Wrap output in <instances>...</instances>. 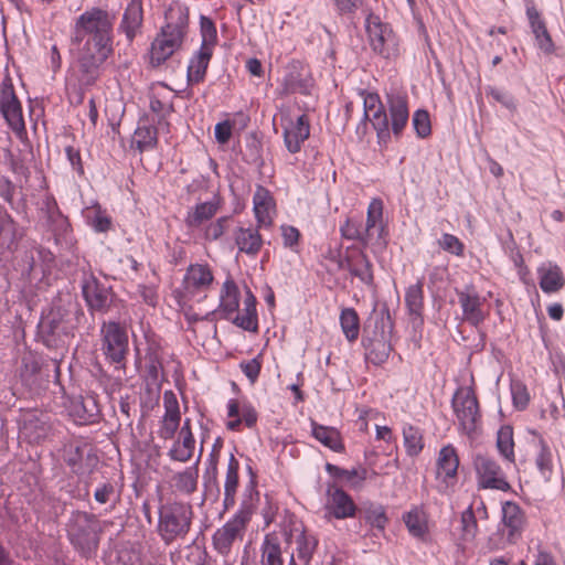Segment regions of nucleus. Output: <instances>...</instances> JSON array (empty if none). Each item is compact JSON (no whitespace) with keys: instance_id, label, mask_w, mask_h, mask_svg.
<instances>
[{"instance_id":"nucleus-1","label":"nucleus","mask_w":565,"mask_h":565,"mask_svg":"<svg viewBox=\"0 0 565 565\" xmlns=\"http://www.w3.org/2000/svg\"><path fill=\"white\" fill-rule=\"evenodd\" d=\"M114 21L115 17L107 10L99 7L86 9L72 26V44L77 49L113 53Z\"/></svg>"},{"instance_id":"nucleus-2","label":"nucleus","mask_w":565,"mask_h":565,"mask_svg":"<svg viewBox=\"0 0 565 565\" xmlns=\"http://www.w3.org/2000/svg\"><path fill=\"white\" fill-rule=\"evenodd\" d=\"M164 18L166 23L149 50V63L152 67L161 66L181 49L189 29V9L179 2L169 7Z\"/></svg>"},{"instance_id":"nucleus-3","label":"nucleus","mask_w":565,"mask_h":565,"mask_svg":"<svg viewBox=\"0 0 565 565\" xmlns=\"http://www.w3.org/2000/svg\"><path fill=\"white\" fill-rule=\"evenodd\" d=\"M241 291L233 278L228 277L222 284L218 297V306L215 310L207 312L204 319L218 315L221 319L231 320L235 326L245 331L256 332L258 329V317L256 310V297L249 288H246L243 300V310L238 313Z\"/></svg>"},{"instance_id":"nucleus-4","label":"nucleus","mask_w":565,"mask_h":565,"mask_svg":"<svg viewBox=\"0 0 565 565\" xmlns=\"http://www.w3.org/2000/svg\"><path fill=\"white\" fill-rule=\"evenodd\" d=\"M84 313L75 305L54 302L50 310L42 316L39 329L43 343L47 348H58L73 335Z\"/></svg>"},{"instance_id":"nucleus-5","label":"nucleus","mask_w":565,"mask_h":565,"mask_svg":"<svg viewBox=\"0 0 565 565\" xmlns=\"http://www.w3.org/2000/svg\"><path fill=\"white\" fill-rule=\"evenodd\" d=\"M364 329L362 347L364 349V359L367 363L375 366L384 364L393 350L391 339L394 329L390 309L384 305L370 323Z\"/></svg>"},{"instance_id":"nucleus-6","label":"nucleus","mask_w":565,"mask_h":565,"mask_svg":"<svg viewBox=\"0 0 565 565\" xmlns=\"http://www.w3.org/2000/svg\"><path fill=\"white\" fill-rule=\"evenodd\" d=\"M388 116L384 106L374 109L370 114V121L376 131L379 145H387L392 135L399 138L408 122L409 110L407 96L401 93H390L386 95Z\"/></svg>"},{"instance_id":"nucleus-7","label":"nucleus","mask_w":565,"mask_h":565,"mask_svg":"<svg viewBox=\"0 0 565 565\" xmlns=\"http://www.w3.org/2000/svg\"><path fill=\"white\" fill-rule=\"evenodd\" d=\"M158 514L157 531L167 545L189 534L194 515L190 503L168 501L159 507Z\"/></svg>"},{"instance_id":"nucleus-8","label":"nucleus","mask_w":565,"mask_h":565,"mask_svg":"<svg viewBox=\"0 0 565 565\" xmlns=\"http://www.w3.org/2000/svg\"><path fill=\"white\" fill-rule=\"evenodd\" d=\"M253 513V504L243 501L237 511L213 533L212 546L224 558L225 565H232L227 558L232 554L235 543L243 541Z\"/></svg>"},{"instance_id":"nucleus-9","label":"nucleus","mask_w":565,"mask_h":565,"mask_svg":"<svg viewBox=\"0 0 565 565\" xmlns=\"http://www.w3.org/2000/svg\"><path fill=\"white\" fill-rule=\"evenodd\" d=\"M365 31L370 47L376 56L387 62H394L399 57L401 39L390 23L383 22L379 15L370 13L365 18Z\"/></svg>"},{"instance_id":"nucleus-10","label":"nucleus","mask_w":565,"mask_h":565,"mask_svg":"<svg viewBox=\"0 0 565 565\" xmlns=\"http://www.w3.org/2000/svg\"><path fill=\"white\" fill-rule=\"evenodd\" d=\"M103 529L95 514L74 511L67 522V536L71 543L83 555L96 552Z\"/></svg>"},{"instance_id":"nucleus-11","label":"nucleus","mask_w":565,"mask_h":565,"mask_svg":"<svg viewBox=\"0 0 565 565\" xmlns=\"http://www.w3.org/2000/svg\"><path fill=\"white\" fill-rule=\"evenodd\" d=\"M451 406L460 430L467 435H472L481 418L473 388L471 386L458 387L451 398Z\"/></svg>"},{"instance_id":"nucleus-12","label":"nucleus","mask_w":565,"mask_h":565,"mask_svg":"<svg viewBox=\"0 0 565 565\" xmlns=\"http://www.w3.org/2000/svg\"><path fill=\"white\" fill-rule=\"evenodd\" d=\"M329 254L331 259L337 260L339 269H347L365 287L373 291L376 289L373 264L363 248L349 247L348 255L343 259L339 255H334L332 250Z\"/></svg>"},{"instance_id":"nucleus-13","label":"nucleus","mask_w":565,"mask_h":565,"mask_svg":"<svg viewBox=\"0 0 565 565\" xmlns=\"http://www.w3.org/2000/svg\"><path fill=\"white\" fill-rule=\"evenodd\" d=\"M102 351L106 360L114 364H121L128 352V335L118 322H104L100 327Z\"/></svg>"},{"instance_id":"nucleus-14","label":"nucleus","mask_w":565,"mask_h":565,"mask_svg":"<svg viewBox=\"0 0 565 565\" xmlns=\"http://www.w3.org/2000/svg\"><path fill=\"white\" fill-rule=\"evenodd\" d=\"M459 457L456 448L448 444L438 452L436 460V489L441 494H447L457 482Z\"/></svg>"},{"instance_id":"nucleus-15","label":"nucleus","mask_w":565,"mask_h":565,"mask_svg":"<svg viewBox=\"0 0 565 565\" xmlns=\"http://www.w3.org/2000/svg\"><path fill=\"white\" fill-rule=\"evenodd\" d=\"M63 459L72 472L79 477L92 475L99 461L93 448L86 443L65 445Z\"/></svg>"},{"instance_id":"nucleus-16","label":"nucleus","mask_w":565,"mask_h":565,"mask_svg":"<svg viewBox=\"0 0 565 565\" xmlns=\"http://www.w3.org/2000/svg\"><path fill=\"white\" fill-rule=\"evenodd\" d=\"M473 466L480 488L504 492L511 489L501 467L492 457L478 454L475 456Z\"/></svg>"},{"instance_id":"nucleus-17","label":"nucleus","mask_w":565,"mask_h":565,"mask_svg":"<svg viewBox=\"0 0 565 565\" xmlns=\"http://www.w3.org/2000/svg\"><path fill=\"white\" fill-rule=\"evenodd\" d=\"M113 53L77 49V79L81 86H92L99 78L103 64Z\"/></svg>"},{"instance_id":"nucleus-18","label":"nucleus","mask_w":565,"mask_h":565,"mask_svg":"<svg viewBox=\"0 0 565 565\" xmlns=\"http://www.w3.org/2000/svg\"><path fill=\"white\" fill-rule=\"evenodd\" d=\"M326 495L323 509L327 519L345 520L355 516L358 507L342 488L328 484Z\"/></svg>"},{"instance_id":"nucleus-19","label":"nucleus","mask_w":565,"mask_h":565,"mask_svg":"<svg viewBox=\"0 0 565 565\" xmlns=\"http://www.w3.org/2000/svg\"><path fill=\"white\" fill-rule=\"evenodd\" d=\"M214 276L207 264H191L184 274L182 280V294L186 299H193L199 295H204L211 288Z\"/></svg>"},{"instance_id":"nucleus-20","label":"nucleus","mask_w":565,"mask_h":565,"mask_svg":"<svg viewBox=\"0 0 565 565\" xmlns=\"http://www.w3.org/2000/svg\"><path fill=\"white\" fill-rule=\"evenodd\" d=\"M282 531L287 544L295 539L297 557L303 565H308L318 546L317 537L308 533L303 524L297 520H290Z\"/></svg>"},{"instance_id":"nucleus-21","label":"nucleus","mask_w":565,"mask_h":565,"mask_svg":"<svg viewBox=\"0 0 565 565\" xmlns=\"http://www.w3.org/2000/svg\"><path fill=\"white\" fill-rule=\"evenodd\" d=\"M51 367L58 375L60 367L56 360L43 364L36 356L29 354L22 359L20 379L30 391H36L44 382L49 381Z\"/></svg>"},{"instance_id":"nucleus-22","label":"nucleus","mask_w":565,"mask_h":565,"mask_svg":"<svg viewBox=\"0 0 565 565\" xmlns=\"http://www.w3.org/2000/svg\"><path fill=\"white\" fill-rule=\"evenodd\" d=\"M456 295L461 307L462 320L473 327L481 324L487 316L483 311L486 298L481 297L471 284L461 289H456Z\"/></svg>"},{"instance_id":"nucleus-23","label":"nucleus","mask_w":565,"mask_h":565,"mask_svg":"<svg viewBox=\"0 0 565 565\" xmlns=\"http://www.w3.org/2000/svg\"><path fill=\"white\" fill-rule=\"evenodd\" d=\"M312 88L313 79L310 73L299 62H291L288 64L280 83V95H309L311 94Z\"/></svg>"},{"instance_id":"nucleus-24","label":"nucleus","mask_w":565,"mask_h":565,"mask_svg":"<svg viewBox=\"0 0 565 565\" xmlns=\"http://www.w3.org/2000/svg\"><path fill=\"white\" fill-rule=\"evenodd\" d=\"M0 113L9 127L20 134L24 131L25 124L21 104L14 93L12 84H3L0 92Z\"/></svg>"},{"instance_id":"nucleus-25","label":"nucleus","mask_w":565,"mask_h":565,"mask_svg":"<svg viewBox=\"0 0 565 565\" xmlns=\"http://www.w3.org/2000/svg\"><path fill=\"white\" fill-rule=\"evenodd\" d=\"M164 414L160 420L158 436L163 440H170L174 437L180 427L181 413L178 398L172 391H166L163 394Z\"/></svg>"},{"instance_id":"nucleus-26","label":"nucleus","mask_w":565,"mask_h":565,"mask_svg":"<svg viewBox=\"0 0 565 565\" xmlns=\"http://www.w3.org/2000/svg\"><path fill=\"white\" fill-rule=\"evenodd\" d=\"M83 297L92 311L106 312L111 303L110 288L99 282L95 277L84 279Z\"/></svg>"},{"instance_id":"nucleus-27","label":"nucleus","mask_w":565,"mask_h":565,"mask_svg":"<svg viewBox=\"0 0 565 565\" xmlns=\"http://www.w3.org/2000/svg\"><path fill=\"white\" fill-rule=\"evenodd\" d=\"M20 434L29 441L40 444L52 434L50 416L44 413H29L24 416Z\"/></svg>"},{"instance_id":"nucleus-28","label":"nucleus","mask_w":565,"mask_h":565,"mask_svg":"<svg viewBox=\"0 0 565 565\" xmlns=\"http://www.w3.org/2000/svg\"><path fill=\"white\" fill-rule=\"evenodd\" d=\"M227 417L232 418L226 423V428L232 431H237L242 423L248 428H253L258 419V414L255 407L247 401L239 402L238 399L231 398L226 404Z\"/></svg>"},{"instance_id":"nucleus-29","label":"nucleus","mask_w":565,"mask_h":565,"mask_svg":"<svg viewBox=\"0 0 565 565\" xmlns=\"http://www.w3.org/2000/svg\"><path fill=\"white\" fill-rule=\"evenodd\" d=\"M142 23V0H130L122 13L118 31L124 33L127 41L131 43L137 34L141 32Z\"/></svg>"},{"instance_id":"nucleus-30","label":"nucleus","mask_w":565,"mask_h":565,"mask_svg":"<svg viewBox=\"0 0 565 565\" xmlns=\"http://www.w3.org/2000/svg\"><path fill=\"white\" fill-rule=\"evenodd\" d=\"M310 135V125L306 115H300L295 121L290 120L284 127L282 136L287 150L290 153H297L301 149V145Z\"/></svg>"},{"instance_id":"nucleus-31","label":"nucleus","mask_w":565,"mask_h":565,"mask_svg":"<svg viewBox=\"0 0 565 565\" xmlns=\"http://www.w3.org/2000/svg\"><path fill=\"white\" fill-rule=\"evenodd\" d=\"M146 374L145 381L148 390L160 388L163 377V365L161 349L157 343H150L146 350Z\"/></svg>"},{"instance_id":"nucleus-32","label":"nucleus","mask_w":565,"mask_h":565,"mask_svg":"<svg viewBox=\"0 0 565 565\" xmlns=\"http://www.w3.org/2000/svg\"><path fill=\"white\" fill-rule=\"evenodd\" d=\"M536 271L540 288L544 294H555L564 287L565 277L563 270L556 263H542Z\"/></svg>"},{"instance_id":"nucleus-33","label":"nucleus","mask_w":565,"mask_h":565,"mask_svg":"<svg viewBox=\"0 0 565 565\" xmlns=\"http://www.w3.org/2000/svg\"><path fill=\"white\" fill-rule=\"evenodd\" d=\"M70 415L78 425H90L98 422L100 411L93 396H85L72 402L70 406Z\"/></svg>"},{"instance_id":"nucleus-34","label":"nucleus","mask_w":565,"mask_h":565,"mask_svg":"<svg viewBox=\"0 0 565 565\" xmlns=\"http://www.w3.org/2000/svg\"><path fill=\"white\" fill-rule=\"evenodd\" d=\"M526 17L534 34L536 46L545 54L554 53V42L537 9L535 7L529 8Z\"/></svg>"},{"instance_id":"nucleus-35","label":"nucleus","mask_w":565,"mask_h":565,"mask_svg":"<svg viewBox=\"0 0 565 565\" xmlns=\"http://www.w3.org/2000/svg\"><path fill=\"white\" fill-rule=\"evenodd\" d=\"M234 241L238 253L256 257L263 247V237L257 228L237 227L234 231Z\"/></svg>"},{"instance_id":"nucleus-36","label":"nucleus","mask_w":565,"mask_h":565,"mask_svg":"<svg viewBox=\"0 0 565 565\" xmlns=\"http://www.w3.org/2000/svg\"><path fill=\"white\" fill-rule=\"evenodd\" d=\"M404 301L412 324H423L424 289L422 281H417L406 288Z\"/></svg>"},{"instance_id":"nucleus-37","label":"nucleus","mask_w":565,"mask_h":565,"mask_svg":"<svg viewBox=\"0 0 565 565\" xmlns=\"http://www.w3.org/2000/svg\"><path fill=\"white\" fill-rule=\"evenodd\" d=\"M253 204L258 226H270L273 222L271 212L274 210V201L269 191L266 188L258 185L253 196Z\"/></svg>"},{"instance_id":"nucleus-38","label":"nucleus","mask_w":565,"mask_h":565,"mask_svg":"<svg viewBox=\"0 0 565 565\" xmlns=\"http://www.w3.org/2000/svg\"><path fill=\"white\" fill-rule=\"evenodd\" d=\"M213 55V50L200 47L190 58L186 78L190 84H198L205 77L206 70Z\"/></svg>"},{"instance_id":"nucleus-39","label":"nucleus","mask_w":565,"mask_h":565,"mask_svg":"<svg viewBox=\"0 0 565 565\" xmlns=\"http://www.w3.org/2000/svg\"><path fill=\"white\" fill-rule=\"evenodd\" d=\"M340 234L345 239L359 242L362 248L367 247L374 238L362 218L358 217L347 218L340 226Z\"/></svg>"},{"instance_id":"nucleus-40","label":"nucleus","mask_w":565,"mask_h":565,"mask_svg":"<svg viewBox=\"0 0 565 565\" xmlns=\"http://www.w3.org/2000/svg\"><path fill=\"white\" fill-rule=\"evenodd\" d=\"M260 565H284L279 536L276 532L265 534L260 545Z\"/></svg>"},{"instance_id":"nucleus-41","label":"nucleus","mask_w":565,"mask_h":565,"mask_svg":"<svg viewBox=\"0 0 565 565\" xmlns=\"http://www.w3.org/2000/svg\"><path fill=\"white\" fill-rule=\"evenodd\" d=\"M47 228L53 236L55 245L61 249L71 250L74 247L75 238L73 230L65 215L47 224Z\"/></svg>"},{"instance_id":"nucleus-42","label":"nucleus","mask_w":565,"mask_h":565,"mask_svg":"<svg viewBox=\"0 0 565 565\" xmlns=\"http://www.w3.org/2000/svg\"><path fill=\"white\" fill-rule=\"evenodd\" d=\"M201 451L198 456L196 461L193 466L185 468L184 470L177 472L173 476V487L182 494L191 495L196 491L198 479H199V461L201 458Z\"/></svg>"},{"instance_id":"nucleus-43","label":"nucleus","mask_w":565,"mask_h":565,"mask_svg":"<svg viewBox=\"0 0 565 565\" xmlns=\"http://www.w3.org/2000/svg\"><path fill=\"white\" fill-rule=\"evenodd\" d=\"M311 434L319 443L331 450L335 452H342L344 450L341 435L337 428L319 425L312 422Z\"/></svg>"},{"instance_id":"nucleus-44","label":"nucleus","mask_w":565,"mask_h":565,"mask_svg":"<svg viewBox=\"0 0 565 565\" xmlns=\"http://www.w3.org/2000/svg\"><path fill=\"white\" fill-rule=\"evenodd\" d=\"M403 521L414 537L423 539L428 532L427 516L423 507H413L404 513Z\"/></svg>"},{"instance_id":"nucleus-45","label":"nucleus","mask_w":565,"mask_h":565,"mask_svg":"<svg viewBox=\"0 0 565 565\" xmlns=\"http://www.w3.org/2000/svg\"><path fill=\"white\" fill-rule=\"evenodd\" d=\"M20 233L17 223L10 214H0V252L12 250L17 245Z\"/></svg>"},{"instance_id":"nucleus-46","label":"nucleus","mask_w":565,"mask_h":565,"mask_svg":"<svg viewBox=\"0 0 565 565\" xmlns=\"http://www.w3.org/2000/svg\"><path fill=\"white\" fill-rule=\"evenodd\" d=\"M502 520L509 529L510 539L519 534L524 523V515L520 505L512 501L504 502L502 505Z\"/></svg>"},{"instance_id":"nucleus-47","label":"nucleus","mask_w":565,"mask_h":565,"mask_svg":"<svg viewBox=\"0 0 565 565\" xmlns=\"http://www.w3.org/2000/svg\"><path fill=\"white\" fill-rule=\"evenodd\" d=\"M363 519L370 527L384 533L388 523L385 508L380 503L366 502L362 510Z\"/></svg>"},{"instance_id":"nucleus-48","label":"nucleus","mask_w":565,"mask_h":565,"mask_svg":"<svg viewBox=\"0 0 565 565\" xmlns=\"http://www.w3.org/2000/svg\"><path fill=\"white\" fill-rule=\"evenodd\" d=\"M218 210V203L216 201H206L196 204L191 209L185 216V224L189 227H199L204 222L212 218Z\"/></svg>"},{"instance_id":"nucleus-49","label":"nucleus","mask_w":565,"mask_h":565,"mask_svg":"<svg viewBox=\"0 0 565 565\" xmlns=\"http://www.w3.org/2000/svg\"><path fill=\"white\" fill-rule=\"evenodd\" d=\"M365 227L370 231V233L380 238L384 232V223H383V201L379 198H374L371 200L367 212H366V221Z\"/></svg>"},{"instance_id":"nucleus-50","label":"nucleus","mask_w":565,"mask_h":565,"mask_svg":"<svg viewBox=\"0 0 565 565\" xmlns=\"http://www.w3.org/2000/svg\"><path fill=\"white\" fill-rule=\"evenodd\" d=\"M403 445L408 456H418L424 448L422 429L409 424L405 425L403 427Z\"/></svg>"},{"instance_id":"nucleus-51","label":"nucleus","mask_w":565,"mask_h":565,"mask_svg":"<svg viewBox=\"0 0 565 565\" xmlns=\"http://www.w3.org/2000/svg\"><path fill=\"white\" fill-rule=\"evenodd\" d=\"M326 471L337 479L347 480L354 489L360 488L366 479L365 469H343L332 463L326 465Z\"/></svg>"},{"instance_id":"nucleus-52","label":"nucleus","mask_w":565,"mask_h":565,"mask_svg":"<svg viewBox=\"0 0 565 565\" xmlns=\"http://www.w3.org/2000/svg\"><path fill=\"white\" fill-rule=\"evenodd\" d=\"M497 448L500 455L510 463L515 462L513 428L503 425L497 433Z\"/></svg>"},{"instance_id":"nucleus-53","label":"nucleus","mask_w":565,"mask_h":565,"mask_svg":"<svg viewBox=\"0 0 565 565\" xmlns=\"http://www.w3.org/2000/svg\"><path fill=\"white\" fill-rule=\"evenodd\" d=\"M158 142L157 128L151 125L139 124L135 130L134 143L136 148L142 152L153 149Z\"/></svg>"},{"instance_id":"nucleus-54","label":"nucleus","mask_w":565,"mask_h":565,"mask_svg":"<svg viewBox=\"0 0 565 565\" xmlns=\"http://www.w3.org/2000/svg\"><path fill=\"white\" fill-rule=\"evenodd\" d=\"M194 449L195 439L178 437V439L173 441L171 448L169 449L168 457L172 461L188 462L193 457Z\"/></svg>"},{"instance_id":"nucleus-55","label":"nucleus","mask_w":565,"mask_h":565,"mask_svg":"<svg viewBox=\"0 0 565 565\" xmlns=\"http://www.w3.org/2000/svg\"><path fill=\"white\" fill-rule=\"evenodd\" d=\"M340 326L345 339L353 342L360 333V320L353 308H344L340 313Z\"/></svg>"},{"instance_id":"nucleus-56","label":"nucleus","mask_w":565,"mask_h":565,"mask_svg":"<svg viewBox=\"0 0 565 565\" xmlns=\"http://www.w3.org/2000/svg\"><path fill=\"white\" fill-rule=\"evenodd\" d=\"M120 493L116 490V487L111 482L100 483L94 492V499L99 504L110 503L114 509L117 501L119 500Z\"/></svg>"},{"instance_id":"nucleus-57","label":"nucleus","mask_w":565,"mask_h":565,"mask_svg":"<svg viewBox=\"0 0 565 565\" xmlns=\"http://www.w3.org/2000/svg\"><path fill=\"white\" fill-rule=\"evenodd\" d=\"M412 125L418 138L424 139L431 134L430 117L425 109H417L413 114Z\"/></svg>"},{"instance_id":"nucleus-58","label":"nucleus","mask_w":565,"mask_h":565,"mask_svg":"<svg viewBox=\"0 0 565 565\" xmlns=\"http://www.w3.org/2000/svg\"><path fill=\"white\" fill-rule=\"evenodd\" d=\"M460 523L462 531L461 539L463 541L473 540L478 531V523L471 507L461 513Z\"/></svg>"},{"instance_id":"nucleus-59","label":"nucleus","mask_w":565,"mask_h":565,"mask_svg":"<svg viewBox=\"0 0 565 565\" xmlns=\"http://www.w3.org/2000/svg\"><path fill=\"white\" fill-rule=\"evenodd\" d=\"M533 435L539 437L540 451L536 456V466L542 475L550 473L552 471V454L544 438L532 431Z\"/></svg>"},{"instance_id":"nucleus-60","label":"nucleus","mask_w":565,"mask_h":565,"mask_svg":"<svg viewBox=\"0 0 565 565\" xmlns=\"http://www.w3.org/2000/svg\"><path fill=\"white\" fill-rule=\"evenodd\" d=\"M40 211L45 217L46 225L54 222L64 214L61 212L55 198L46 193L41 200Z\"/></svg>"},{"instance_id":"nucleus-61","label":"nucleus","mask_w":565,"mask_h":565,"mask_svg":"<svg viewBox=\"0 0 565 565\" xmlns=\"http://www.w3.org/2000/svg\"><path fill=\"white\" fill-rule=\"evenodd\" d=\"M201 36L202 42L200 47H206L210 50H214L216 40H217V32L216 28L213 23V21L206 17H201Z\"/></svg>"},{"instance_id":"nucleus-62","label":"nucleus","mask_w":565,"mask_h":565,"mask_svg":"<svg viewBox=\"0 0 565 565\" xmlns=\"http://www.w3.org/2000/svg\"><path fill=\"white\" fill-rule=\"evenodd\" d=\"M238 469L239 462L238 460L231 455L227 463V470L224 481V491L236 493L238 487Z\"/></svg>"},{"instance_id":"nucleus-63","label":"nucleus","mask_w":565,"mask_h":565,"mask_svg":"<svg viewBox=\"0 0 565 565\" xmlns=\"http://www.w3.org/2000/svg\"><path fill=\"white\" fill-rule=\"evenodd\" d=\"M486 94L510 111L516 110L515 98L509 92L497 88L494 86H487Z\"/></svg>"},{"instance_id":"nucleus-64","label":"nucleus","mask_w":565,"mask_h":565,"mask_svg":"<svg viewBox=\"0 0 565 565\" xmlns=\"http://www.w3.org/2000/svg\"><path fill=\"white\" fill-rule=\"evenodd\" d=\"M203 486L205 491H211L214 488L218 490L217 483V459L213 454H210L206 468L203 472Z\"/></svg>"}]
</instances>
